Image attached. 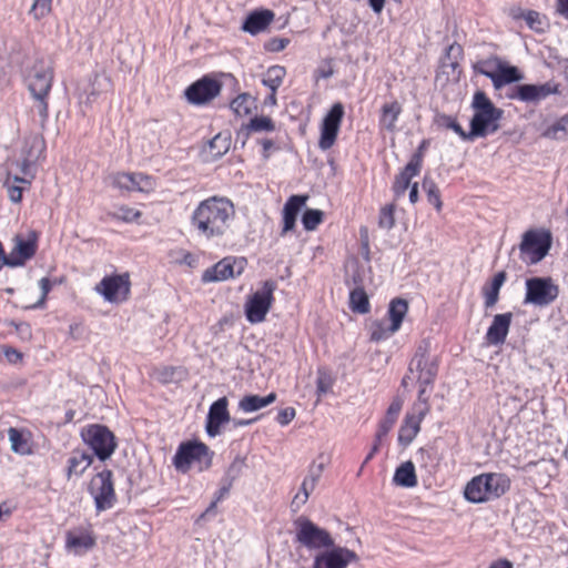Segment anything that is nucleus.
Masks as SVG:
<instances>
[{
	"label": "nucleus",
	"mask_w": 568,
	"mask_h": 568,
	"mask_svg": "<svg viewBox=\"0 0 568 568\" xmlns=\"http://www.w3.org/2000/svg\"><path fill=\"white\" fill-rule=\"evenodd\" d=\"M95 291L111 303L125 300L130 293L128 275L105 276L95 286Z\"/></svg>",
	"instance_id": "nucleus-19"
},
{
	"label": "nucleus",
	"mask_w": 568,
	"mask_h": 568,
	"mask_svg": "<svg viewBox=\"0 0 568 568\" xmlns=\"http://www.w3.org/2000/svg\"><path fill=\"white\" fill-rule=\"evenodd\" d=\"M275 130L274 121L270 116H254L250 120V122L243 125L236 133V139L239 140L241 135H244V141L242 142V146L245 145L251 132H272Z\"/></svg>",
	"instance_id": "nucleus-27"
},
{
	"label": "nucleus",
	"mask_w": 568,
	"mask_h": 568,
	"mask_svg": "<svg viewBox=\"0 0 568 568\" xmlns=\"http://www.w3.org/2000/svg\"><path fill=\"white\" fill-rule=\"evenodd\" d=\"M308 200L307 195L295 194L288 197L283 207V229L281 235L294 230L296 219Z\"/></svg>",
	"instance_id": "nucleus-24"
},
{
	"label": "nucleus",
	"mask_w": 568,
	"mask_h": 568,
	"mask_svg": "<svg viewBox=\"0 0 568 568\" xmlns=\"http://www.w3.org/2000/svg\"><path fill=\"white\" fill-rule=\"evenodd\" d=\"M234 216L233 203L225 197L212 196L202 201L191 216V224L205 239L223 236Z\"/></svg>",
	"instance_id": "nucleus-1"
},
{
	"label": "nucleus",
	"mask_w": 568,
	"mask_h": 568,
	"mask_svg": "<svg viewBox=\"0 0 568 568\" xmlns=\"http://www.w3.org/2000/svg\"><path fill=\"white\" fill-rule=\"evenodd\" d=\"M442 69L448 77L454 78H458L462 72L459 61H442Z\"/></svg>",
	"instance_id": "nucleus-62"
},
{
	"label": "nucleus",
	"mask_w": 568,
	"mask_h": 568,
	"mask_svg": "<svg viewBox=\"0 0 568 568\" xmlns=\"http://www.w3.org/2000/svg\"><path fill=\"white\" fill-rule=\"evenodd\" d=\"M400 113L402 105L398 101L385 103L382 106V114L379 119L381 125L388 132H394L396 130V122Z\"/></svg>",
	"instance_id": "nucleus-33"
},
{
	"label": "nucleus",
	"mask_w": 568,
	"mask_h": 568,
	"mask_svg": "<svg viewBox=\"0 0 568 568\" xmlns=\"http://www.w3.org/2000/svg\"><path fill=\"white\" fill-rule=\"evenodd\" d=\"M255 100L248 93H241L230 103L232 111L239 116L248 115L252 112Z\"/></svg>",
	"instance_id": "nucleus-42"
},
{
	"label": "nucleus",
	"mask_w": 568,
	"mask_h": 568,
	"mask_svg": "<svg viewBox=\"0 0 568 568\" xmlns=\"http://www.w3.org/2000/svg\"><path fill=\"white\" fill-rule=\"evenodd\" d=\"M274 19V12L268 9L254 10L247 14L242 24V30L255 36L264 31Z\"/></svg>",
	"instance_id": "nucleus-25"
},
{
	"label": "nucleus",
	"mask_w": 568,
	"mask_h": 568,
	"mask_svg": "<svg viewBox=\"0 0 568 568\" xmlns=\"http://www.w3.org/2000/svg\"><path fill=\"white\" fill-rule=\"evenodd\" d=\"M324 213L318 209H306L302 215V224L306 231H314L323 222Z\"/></svg>",
	"instance_id": "nucleus-46"
},
{
	"label": "nucleus",
	"mask_w": 568,
	"mask_h": 568,
	"mask_svg": "<svg viewBox=\"0 0 568 568\" xmlns=\"http://www.w3.org/2000/svg\"><path fill=\"white\" fill-rule=\"evenodd\" d=\"M114 183L120 189L133 190L131 173H120L115 176Z\"/></svg>",
	"instance_id": "nucleus-63"
},
{
	"label": "nucleus",
	"mask_w": 568,
	"mask_h": 568,
	"mask_svg": "<svg viewBox=\"0 0 568 568\" xmlns=\"http://www.w3.org/2000/svg\"><path fill=\"white\" fill-rule=\"evenodd\" d=\"M408 311V303L406 300L397 297L390 301L387 315L390 321V331H398L402 326L403 320Z\"/></svg>",
	"instance_id": "nucleus-32"
},
{
	"label": "nucleus",
	"mask_w": 568,
	"mask_h": 568,
	"mask_svg": "<svg viewBox=\"0 0 568 568\" xmlns=\"http://www.w3.org/2000/svg\"><path fill=\"white\" fill-rule=\"evenodd\" d=\"M402 407H403V400L398 397L394 398L387 408L385 417L381 420V423L378 425V429L375 435L373 447H372L371 452L367 454V456L365 457L363 465L367 464L374 457V455L379 450L382 440L384 439V437L387 436L389 430L395 425V423L398 418V415L402 410Z\"/></svg>",
	"instance_id": "nucleus-20"
},
{
	"label": "nucleus",
	"mask_w": 568,
	"mask_h": 568,
	"mask_svg": "<svg viewBox=\"0 0 568 568\" xmlns=\"http://www.w3.org/2000/svg\"><path fill=\"white\" fill-rule=\"evenodd\" d=\"M510 479L501 473H486L471 478L465 486L464 497L473 504L487 503L505 495Z\"/></svg>",
	"instance_id": "nucleus-4"
},
{
	"label": "nucleus",
	"mask_w": 568,
	"mask_h": 568,
	"mask_svg": "<svg viewBox=\"0 0 568 568\" xmlns=\"http://www.w3.org/2000/svg\"><path fill=\"white\" fill-rule=\"evenodd\" d=\"M89 493L94 499L97 511L100 513L112 508L116 501L113 473L110 469H103L98 473L90 481Z\"/></svg>",
	"instance_id": "nucleus-13"
},
{
	"label": "nucleus",
	"mask_w": 568,
	"mask_h": 568,
	"mask_svg": "<svg viewBox=\"0 0 568 568\" xmlns=\"http://www.w3.org/2000/svg\"><path fill=\"white\" fill-rule=\"evenodd\" d=\"M231 145V134L229 132H220L207 143V149L213 159L222 158Z\"/></svg>",
	"instance_id": "nucleus-36"
},
{
	"label": "nucleus",
	"mask_w": 568,
	"mask_h": 568,
	"mask_svg": "<svg viewBox=\"0 0 568 568\" xmlns=\"http://www.w3.org/2000/svg\"><path fill=\"white\" fill-rule=\"evenodd\" d=\"M552 245V234L546 229H530L521 235L518 246L520 260L527 265L541 262Z\"/></svg>",
	"instance_id": "nucleus-5"
},
{
	"label": "nucleus",
	"mask_w": 568,
	"mask_h": 568,
	"mask_svg": "<svg viewBox=\"0 0 568 568\" xmlns=\"http://www.w3.org/2000/svg\"><path fill=\"white\" fill-rule=\"evenodd\" d=\"M39 286L41 288V296L40 298L31 306V308H41L43 307L47 296L52 287L51 282L48 277H42L39 281Z\"/></svg>",
	"instance_id": "nucleus-53"
},
{
	"label": "nucleus",
	"mask_w": 568,
	"mask_h": 568,
	"mask_svg": "<svg viewBox=\"0 0 568 568\" xmlns=\"http://www.w3.org/2000/svg\"><path fill=\"white\" fill-rule=\"evenodd\" d=\"M311 493H312V490H310V489L306 487V485H303V484L301 485V490H300V493H298V494H296V495H295V497H294V498H293V500H292V505H291V506H292V508H293V510H294V511L298 510V509H300V507H301L302 505H304V504L307 501V499H308V497H310Z\"/></svg>",
	"instance_id": "nucleus-56"
},
{
	"label": "nucleus",
	"mask_w": 568,
	"mask_h": 568,
	"mask_svg": "<svg viewBox=\"0 0 568 568\" xmlns=\"http://www.w3.org/2000/svg\"><path fill=\"white\" fill-rule=\"evenodd\" d=\"M507 274L505 271L496 273L488 286L483 287V294L485 297V307H493L499 298V291L506 282Z\"/></svg>",
	"instance_id": "nucleus-31"
},
{
	"label": "nucleus",
	"mask_w": 568,
	"mask_h": 568,
	"mask_svg": "<svg viewBox=\"0 0 568 568\" xmlns=\"http://www.w3.org/2000/svg\"><path fill=\"white\" fill-rule=\"evenodd\" d=\"M556 87L550 82L542 84H518L513 89L508 95L510 99H517L523 102H539L550 94L555 93Z\"/></svg>",
	"instance_id": "nucleus-22"
},
{
	"label": "nucleus",
	"mask_w": 568,
	"mask_h": 568,
	"mask_svg": "<svg viewBox=\"0 0 568 568\" xmlns=\"http://www.w3.org/2000/svg\"><path fill=\"white\" fill-rule=\"evenodd\" d=\"M223 84L213 74H205L184 90V98L192 105H205L222 91Z\"/></svg>",
	"instance_id": "nucleus-14"
},
{
	"label": "nucleus",
	"mask_w": 568,
	"mask_h": 568,
	"mask_svg": "<svg viewBox=\"0 0 568 568\" xmlns=\"http://www.w3.org/2000/svg\"><path fill=\"white\" fill-rule=\"evenodd\" d=\"M288 43L290 40L286 38H273L265 44V48L272 52H280L284 50Z\"/></svg>",
	"instance_id": "nucleus-61"
},
{
	"label": "nucleus",
	"mask_w": 568,
	"mask_h": 568,
	"mask_svg": "<svg viewBox=\"0 0 568 568\" xmlns=\"http://www.w3.org/2000/svg\"><path fill=\"white\" fill-rule=\"evenodd\" d=\"M82 438L101 462L109 459L116 448L114 434L104 425H90L82 432Z\"/></svg>",
	"instance_id": "nucleus-12"
},
{
	"label": "nucleus",
	"mask_w": 568,
	"mask_h": 568,
	"mask_svg": "<svg viewBox=\"0 0 568 568\" xmlns=\"http://www.w3.org/2000/svg\"><path fill=\"white\" fill-rule=\"evenodd\" d=\"M471 108L474 114L469 122L473 139L485 138L497 132L500 128L499 120L504 110L497 108L484 91H476L473 97Z\"/></svg>",
	"instance_id": "nucleus-3"
},
{
	"label": "nucleus",
	"mask_w": 568,
	"mask_h": 568,
	"mask_svg": "<svg viewBox=\"0 0 568 568\" xmlns=\"http://www.w3.org/2000/svg\"><path fill=\"white\" fill-rule=\"evenodd\" d=\"M422 166L423 161L419 160V155H412L410 160L400 172L406 173L407 176L413 179L419 174Z\"/></svg>",
	"instance_id": "nucleus-52"
},
{
	"label": "nucleus",
	"mask_w": 568,
	"mask_h": 568,
	"mask_svg": "<svg viewBox=\"0 0 568 568\" xmlns=\"http://www.w3.org/2000/svg\"><path fill=\"white\" fill-rule=\"evenodd\" d=\"M474 70L491 80L495 89L506 84L517 83L524 79L523 73L515 65H509L498 58L477 62Z\"/></svg>",
	"instance_id": "nucleus-8"
},
{
	"label": "nucleus",
	"mask_w": 568,
	"mask_h": 568,
	"mask_svg": "<svg viewBox=\"0 0 568 568\" xmlns=\"http://www.w3.org/2000/svg\"><path fill=\"white\" fill-rule=\"evenodd\" d=\"M426 414V410L419 412L418 416L406 415L399 430H398V443L403 447H407L412 444L416 435L420 429V423Z\"/></svg>",
	"instance_id": "nucleus-26"
},
{
	"label": "nucleus",
	"mask_w": 568,
	"mask_h": 568,
	"mask_svg": "<svg viewBox=\"0 0 568 568\" xmlns=\"http://www.w3.org/2000/svg\"><path fill=\"white\" fill-rule=\"evenodd\" d=\"M52 0H33L30 13L36 19H41L51 11Z\"/></svg>",
	"instance_id": "nucleus-51"
},
{
	"label": "nucleus",
	"mask_w": 568,
	"mask_h": 568,
	"mask_svg": "<svg viewBox=\"0 0 568 568\" xmlns=\"http://www.w3.org/2000/svg\"><path fill=\"white\" fill-rule=\"evenodd\" d=\"M423 189L427 194L429 204L434 205L437 212H440L443 202L440 200V192L435 181L426 175L423 180Z\"/></svg>",
	"instance_id": "nucleus-44"
},
{
	"label": "nucleus",
	"mask_w": 568,
	"mask_h": 568,
	"mask_svg": "<svg viewBox=\"0 0 568 568\" xmlns=\"http://www.w3.org/2000/svg\"><path fill=\"white\" fill-rule=\"evenodd\" d=\"M245 467V457L237 455L227 467L222 479L233 485L234 481L241 477Z\"/></svg>",
	"instance_id": "nucleus-45"
},
{
	"label": "nucleus",
	"mask_w": 568,
	"mask_h": 568,
	"mask_svg": "<svg viewBox=\"0 0 568 568\" xmlns=\"http://www.w3.org/2000/svg\"><path fill=\"white\" fill-rule=\"evenodd\" d=\"M276 283L272 280L263 282L262 287L248 296L245 303V317L251 324H257L265 320L266 314L274 302L273 293Z\"/></svg>",
	"instance_id": "nucleus-10"
},
{
	"label": "nucleus",
	"mask_w": 568,
	"mask_h": 568,
	"mask_svg": "<svg viewBox=\"0 0 568 568\" xmlns=\"http://www.w3.org/2000/svg\"><path fill=\"white\" fill-rule=\"evenodd\" d=\"M9 440L11 445V450L19 455H29L32 453L29 439L27 434L18 429L16 427H10L8 429Z\"/></svg>",
	"instance_id": "nucleus-35"
},
{
	"label": "nucleus",
	"mask_w": 568,
	"mask_h": 568,
	"mask_svg": "<svg viewBox=\"0 0 568 568\" xmlns=\"http://www.w3.org/2000/svg\"><path fill=\"white\" fill-rule=\"evenodd\" d=\"M232 484H230L229 481L224 480V479H221V487L220 489L216 491V496H215V499L211 503L210 507L207 508L206 511H210L212 508L215 507V505L222 500L223 498H225L231 488H232Z\"/></svg>",
	"instance_id": "nucleus-59"
},
{
	"label": "nucleus",
	"mask_w": 568,
	"mask_h": 568,
	"mask_svg": "<svg viewBox=\"0 0 568 568\" xmlns=\"http://www.w3.org/2000/svg\"><path fill=\"white\" fill-rule=\"evenodd\" d=\"M13 247L9 253V267L23 266L31 260L38 248V234L34 231L29 232L27 237L17 234L13 237Z\"/></svg>",
	"instance_id": "nucleus-18"
},
{
	"label": "nucleus",
	"mask_w": 568,
	"mask_h": 568,
	"mask_svg": "<svg viewBox=\"0 0 568 568\" xmlns=\"http://www.w3.org/2000/svg\"><path fill=\"white\" fill-rule=\"evenodd\" d=\"M515 18H523L527 26L538 33L545 32L548 27L545 16H541L535 10L521 11L520 14L515 16Z\"/></svg>",
	"instance_id": "nucleus-40"
},
{
	"label": "nucleus",
	"mask_w": 568,
	"mask_h": 568,
	"mask_svg": "<svg viewBox=\"0 0 568 568\" xmlns=\"http://www.w3.org/2000/svg\"><path fill=\"white\" fill-rule=\"evenodd\" d=\"M286 74V70L282 65H272L267 69L265 74L262 78L263 85L271 89V91L276 92V90L281 87L283 79Z\"/></svg>",
	"instance_id": "nucleus-38"
},
{
	"label": "nucleus",
	"mask_w": 568,
	"mask_h": 568,
	"mask_svg": "<svg viewBox=\"0 0 568 568\" xmlns=\"http://www.w3.org/2000/svg\"><path fill=\"white\" fill-rule=\"evenodd\" d=\"M412 178L407 176L406 173L399 172L395 176V181L393 183V192L395 200H399L403 197L407 191L412 186L410 183Z\"/></svg>",
	"instance_id": "nucleus-48"
},
{
	"label": "nucleus",
	"mask_w": 568,
	"mask_h": 568,
	"mask_svg": "<svg viewBox=\"0 0 568 568\" xmlns=\"http://www.w3.org/2000/svg\"><path fill=\"white\" fill-rule=\"evenodd\" d=\"M295 541L310 550H323L334 545V539L328 530L320 527L305 516L297 517L294 521Z\"/></svg>",
	"instance_id": "nucleus-7"
},
{
	"label": "nucleus",
	"mask_w": 568,
	"mask_h": 568,
	"mask_svg": "<svg viewBox=\"0 0 568 568\" xmlns=\"http://www.w3.org/2000/svg\"><path fill=\"white\" fill-rule=\"evenodd\" d=\"M108 84L109 79L105 75L94 73L93 77L90 78L88 88L84 90V93L87 94L85 102L92 103L95 101L97 97L101 91L106 89Z\"/></svg>",
	"instance_id": "nucleus-39"
},
{
	"label": "nucleus",
	"mask_w": 568,
	"mask_h": 568,
	"mask_svg": "<svg viewBox=\"0 0 568 568\" xmlns=\"http://www.w3.org/2000/svg\"><path fill=\"white\" fill-rule=\"evenodd\" d=\"M397 331H390V324L387 325L383 321H376L372 324L371 339L374 342H381L390 337Z\"/></svg>",
	"instance_id": "nucleus-47"
},
{
	"label": "nucleus",
	"mask_w": 568,
	"mask_h": 568,
	"mask_svg": "<svg viewBox=\"0 0 568 568\" xmlns=\"http://www.w3.org/2000/svg\"><path fill=\"white\" fill-rule=\"evenodd\" d=\"M525 287L524 304L545 307L552 304L559 296V286L550 276L528 277Z\"/></svg>",
	"instance_id": "nucleus-9"
},
{
	"label": "nucleus",
	"mask_w": 568,
	"mask_h": 568,
	"mask_svg": "<svg viewBox=\"0 0 568 568\" xmlns=\"http://www.w3.org/2000/svg\"><path fill=\"white\" fill-rule=\"evenodd\" d=\"M276 394L274 392L266 396H260L255 394L245 395L239 402V408L244 413H253L263 407L273 404L276 400Z\"/></svg>",
	"instance_id": "nucleus-28"
},
{
	"label": "nucleus",
	"mask_w": 568,
	"mask_h": 568,
	"mask_svg": "<svg viewBox=\"0 0 568 568\" xmlns=\"http://www.w3.org/2000/svg\"><path fill=\"white\" fill-rule=\"evenodd\" d=\"M214 453L209 446L199 440H187L181 443L173 457V465L176 470L186 473L193 463H199V469H209L212 465Z\"/></svg>",
	"instance_id": "nucleus-6"
},
{
	"label": "nucleus",
	"mask_w": 568,
	"mask_h": 568,
	"mask_svg": "<svg viewBox=\"0 0 568 568\" xmlns=\"http://www.w3.org/2000/svg\"><path fill=\"white\" fill-rule=\"evenodd\" d=\"M141 212L129 206H121L115 216L124 222L136 221L141 216Z\"/></svg>",
	"instance_id": "nucleus-54"
},
{
	"label": "nucleus",
	"mask_w": 568,
	"mask_h": 568,
	"mask_svg": "<svg viewBox=\"0 0 568 568\" xmlns=\"http://www.w3.org/2000/svg\"><path fill=\"white\" fill-rule=\"evenodd\" d=\"M178 368L173 366L163 367L158 372V378L161 383L168 384L175 381Z\"/></svg>",
	"instance_id": "nucleus-58"
},
{
	"label": "nucleus",
	"mask_w": 568,
	"mask_h": 568,
	"mask_svg": "<svg viewBox=\"0 0 568 568\" xmlns=\"http://www.w3.org/2000/svg\"><path fill=\"white\" fill-rule=\"evenodd\" d=\"M295 415L296 412L293 407H286L278 412L276 422L282 426H286L294 419Z\"/></svg>",
	"instance_id": "nucleus-60"
},
{
	"label": "nucleus",
	"mask_w": 568,
	"mask_h": 568,
	"mask_svg": "<svg viewBox=\"0 0 568 568\" xmlns=\"http://www.w3.org/2000/svg\"><path fill=\"white\" fill-rule=\"evenodd\" d=\"M358 564L357 555L344 547L331 546L320 551L312 568H346L349 564Z\"/></svg>",
	"instance_id": "nucleus-16"
},
{
	"label": "nucleus",
	"mask_w": 568,
	"mask_h": 568,
	"mask_svg": "<svg viewBox=\"0 0 568 568\" xmlns=\"http://www.w3.org/2000/svg\"><path fill=\"white\" fill-rule=\"evenodd\" d=\"M36 148H38V149H40V150H42V149L44 148V142H43V140H42V139H40V138H37V136L32 139V142H31V149L27 152V154H26V156H24L23 161H22V162H21V164H20V171H21V173H22V174H24V175H27V174H28V172H29V166H30V164H31V162H32V158H33V155H32V149H36Z\"/></svg>",
	"instance_id": "nucleus-50"
},
{
	"label": "nucleus",
	"mask_w": 568,
	"mask_h": 568,
	"mask_svg": "<svg viewBox=\"0 0 568 568\" xmlns=\"http://www.w3.org/2000/svg\"><path fill=\"white\" fill-rule=\"evenodd\" d=\"M393 481L396 486L412 488L417 485V476L415 465L413 462L407 460L400 464L394 474Z\"/></svg>",
	"instance_id": "nucleus-30"
},
{
	"label": "nucleus",
	"mask_w": 568,
	"mask_h": 568,
	"mask_svg": "<svg viewBox=\"0 0 568 568\" xmlns=\"http://www.w3.org/2000/svg\"><path fill=\"white\" fill-rule=\"evenodd\" d=\"M511 320L513 313L510 312L496 314L494 316L485 336L488 345L499 346L505 343L510 328Z\"/></svg>",
	"instance_id": "nucleus-23"
},
{
	"label": "nucleus",
	"mask_w": 568,
	"mask_h": 568,
	"mask_svg": "<svg viewBox=\"0 0 568 568\" xmlns=\"http://www.w3.org/2000/svg\"><path fill=\"white\" fill-rule=\"evenodd\" d=\"M54 78L53 62L50 58L38 57L32 67L26 70L24 81L33 99V109L41 119V124L48 120V98Z\"/></svg>",
	"instance_id": "nucleus-2"
},
{
	"label": "nucleus",
	"mask_w": 568,
	"mask_h": 568,
	"mask_svg": "<svg viewBox=\"0 0 568 568\" xmlns=\"http://www.w3.org/2000/svg\"><path fill=\"white\" fill-rule=\"evenodd\" d=\"M432 344L429 339H423L415 352L409 364V372L416 369L419 385L433 386L438 374V362L435 356H430Z\"/></svg>",
	"instance_id": "nucleus-11"
},
{
	"label": "nucleus",
	"mask_w": 568,
	"mask_h": 568,
	"mask_svg": "<svg viewBox=\"0 0 568 568\" xmlns=\"http://www.w3.org/2000/svg\"><path fill=\"white\" fill-rule=\"evenodd\" d=\"M325 466H326L325 462H320V463L313 462L308 467V474L306 477L317 484V481L320 480V478L325 469Z\"/></svg>",
	"instance_id": "nucleus-57"
},
{
	"label": "nucleus",
	"mask_w": 568,
	"mask_h": 568,
	"mask_svg": "<svg viewBox=\"0 0 568 568\" xmlns=\"http://www.w3.org/2000/svg\"><path fill=\"white\" fill-rule=\"evenodd\" d=\"M4 356L7 361L11 364H17L22 359V354L13 347H6Z\"/></svg>",
	"instance_id": "nucleus-64"
},
{
	"label": "nucleus",
	"mask_w": 568,
	"mask_h": 568,
	"mask_svg": "<svg viewBox=\"0 0 568 568\" xmlns=\"http://www.w3.org/2000/svg\"><path fill=\"white\" fill-rule=\"evenodd\" d=\"M93 456L84 452H74L68 460L67 475L70 478L72 475L81 476L85 469L92 464Z\"/></svg>",
	"instance_id": "nucleus-34"
},
{
	"label": "nucleus",
	"mask_w": 568,
	"mask_h": 568,
	"mask_svg": "<svg viewBox=\"0 0 568 568\" xmlns=\"http://www.w3.org/2000/svg\"><path fill=\"white\" fill-rule=\"evenodd\" d=\"M344 105L341 102L334 103L323 118L318 148L323 151L331 149L338 135L341 123L344 116Z\"/></svg>",
	"instance_id": "nucleus-15"
},
{
	"label": "nucleus",
	"mask_w": 568,
	"mask_h": 568,
	"mask_svg": "<svg viewBox=\"0 0 568 568\" xmlns=\"http://www.w3.org/2000/svg\"><path fill=\"white\" fill-rule=\"evenodd\" d=\"M245 264V258L237 260L232 256L224 257L203 272L202 282L212 283L233 278L234 276L242 274Z\"/></svg>",
	"instance_id": "nucleus-17"
},
{
	"label": "nucleus",
	"mask_w": 568,
	"mask_h": 568,
	"mask_svg": "<svg viewBox=\"0 0 568 568\" xmlns=\"http://www.w3.org/2000/svg\"><path fill=\"white\" fill-rule=\"evenodd\" d=\"M463 47L455 42L446 49V53L442 61H460L463 59Z\"/></svg>",
	"instance_id": "nucleus-55"
},
{
	"label": "nucleus",
	"mask_w": 568,
	"mask_h": 568,
	"mask_svg": "<svg viewBox=\"0 0 568 568\" xmlns=\"http://www.w3.org/2000/svg\"><path fill=\"white\" fill-rule=\"evenodd\" d=\"M437 123L440 126L454 131L464 141H474L473 135H470V130L465 131L462 128V125L457 122L456 118L452 115L439 114L437 118Z\"/></svg>",
	"instance_id": "nucleus-41"
},
{
	"label": "nucleus",
	"mask_w": 568,
	"mask_h": 568,
	"mask_svg": "<svg viewBox=\"0 0 568 568\" xmlns=\"http://www.w3.org/2000/svg\"><path fill=\"white\" fill-rule=\"evenodd\" d=\"M394 211H395L394 204L386 205L381 210L379 220H378L379 227L385 229V230H390L394 226V224H395Z\"/></svg>",
	"instance_id": "nucleus-49"
},
{
	"label": "nucleus",
	"mask_w": 568,
	"mask_h": 568,
	"mask_svg": "<svg viewBox=\"0 0 568 568\" xmlns=\"http://www.w3.org/2000/svg\"><path fill=\"white\" fill-rule=\"evenodd\" d=\"M568 132V115H564L549 125L542 133L545 138L565 140Z\"/></svg>",
	"instance_id": "nucleus-43"
},
{
	"label": "nucleus",
	"mask_w": 568,
	"mask_h": 568,
	"mask_svg": "<svg viewBox=\"0 0 568 568\" xmlns=\"http://www.w3.org/2000/svg\"><path fill=\"white\" fill-rule=\"evenodd\" d=\"M227 407L229 400L225 396L220 397L211 404L205 422V430L210 437L220 435L221 426L231 420Z\"/></svg>",
	"instance_id": "nucleus-21"
},
{
	"label": "nucleus",
	"mask_w": 568,
	"mask_h": 568,
	"mask_svg": "<svg viewBox=\"0 0 568 568\" xmlns=\"http://www.w3.org/2000/svg\"><path fill=\"white\" fill-rule=\"evenodd\" d=\"M349 307L353 312L358 314H366L369 312L368 295L362 286H355L349 293Z\"/></svg>",
	"instance_id": "nucleus-37"
},
{
	"label": "nucleus",
	"mask_w": 568,
	"mask_h": 568,
	"mask_svg": "<svg viewBox=\"0 0 568 568\" xmlns=\"http://www.w3.org/2000/svg\"><path fill=\"white\" fill-rule=\"evenodd\" d=\"M67 547L75 554H80L92 548L95 544L94 538L83 530L68 531L65 539Z\"/></svg>",
	"instance_id": "nucleus-29"
}]
</instances>
